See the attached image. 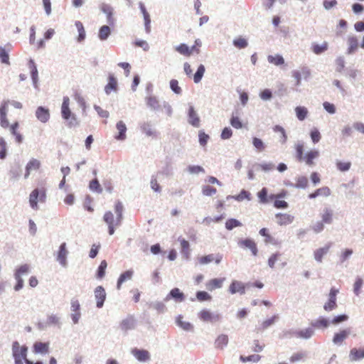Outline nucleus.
<instances>
[{"label": "nucleus", "instance_id": "obj_16", "mask_svg": "<svg viewBox=\"0 0 364 364\" xmlns=\"http://www.w3.org/2000/svg\"><path fill=\"white\" fill-rule=\"evenodd\" d=\"M132 353L139 361L144 362L150 359V354L146 350L134 348Z\"/></svg>", "mask_w": 364, "mask_h": 364}, {"label": "nucleus", "instance_id": "obj_14", "mask_svg": "<svg viewBox=\"0 0 364 364\" xmlns=\"http://www.w3.org/2000/svg\"><path fill=\"white\" fill-rule=\"evenodd\" d=\"M225 281V278H214L210 279L205 284L206 289L208 291H213L216 289H220L223 287L224 282Z\"/></svg>", "mask_w": 364, "mask_h": 364}, {"label": "nucleus", "instance_id": "obj_13", "mask_svg": "<svg viewBox=\"0 0 364 364\" xmlns=\"http://www.w3.org/2000/svg\"><path fill=\"white\" fill-rule=\"evenodd\" d=\"M95 296L97 301V307L101 308L104 304L106 299V293L105 289L102 286H98L95 290Z\"/></svg>", "mask_w": 364, "mask_h": 364}, {"label": "nucleus", "instance_id": "obj_47", "mask_svg": "<svg viewBox=\"0 0 364 364\" xmlns=\"http://www.w3.org/2000/svg\"><path fill=\"white\" fill-rule=\"evenodd\" d=\"M313 334H314V330L311 328L301 330L296 333V335L297 337L306 338V339L311 338L313 336Z\"/></svg>", "mask_w": 364, "mask_h": 364}, {"label": "nucleus", "instance_id": "obj_48", "mask_svg": "<svg viewBox=\"0 0 364 364\" xmlns=\"http://www.w3.org/2000/svg\"><path fill=\"white\" fill-rule=\"evenodd\" d=\"M240 226H242V223L239 220L234 218L228 219L225 223V228L228 230H231L235 228Z\"/></svg>", "mask_w": 364, "mask_h": 364}, {"label": "nucleus", "instance_id": "obj_27", "mask_svg": "<svg viewBox=\"0 0 364 364\" xmlns=\"http://www.w3.org/2000/svg\"><path fill=\"white\" fill-rule=\"evenodd\" d=\"M319 156V151L317 150H311L305 154L303 160L308 166L314 164V160Z\"/></svg>", "mask_w": 364, "mask_h": 364}, {"label": "nucleus", "instance_id": "obj_7", "mask_svg": "<svg viewBox=\"0 0 364 364\" xmlns=\"http://www.w3.org/2000/svg\"><path fill=\"white\" fill-rule=\"evenodd\" d=\"M196 46H192L191 48H189L187 45L184 43L180 44L177 48L176 50L184 55L189 56L191 55L193 52H196V53H199V48H197V46H200V44L198 42V40L196 41Z\"/></svg>", "mask_w": 364, "mask_h": 364}, {"label": "nucleus", "instance_id": "obj_17", "mask_svg": "<svg viewBox=\"0 0 364 364\" xmlns=\"http://www.w3.org/2000/svg\"><path fill=\"white\" fill-rule=\"evenodd\" d=\"M222 258V255H217L215 256L214 255L210 254L199 257L198 262L200 264H205L213 261H215L216 264H219L221 262Z\"/></svg>", "mask_w": 364, "mask_h": 364}, {"label": "nucleus", "instance_id": "obj_35", "mask_svg": "<svg viewBox=\"0 0 364 364\" xmlns=\"http://www.w3.org/2000/svg\"><path fill=\"white\" fill-rule=\"evenodd\" d=\"M101 10L107 15V22L110 25L114 24V18L112 17V8L107 4H102Z\"/></svg>", "mask_w": 364, "mask_h": 364}, {"label": "nucleus", "instance_id": "obj_24", "mask_svg": "<svg viewBox=\"0 0 364 364\" xmlns=\"http://www.w3.org/2000/svg\"><path fill=\"white\" fill-rule=\"evenodd\" d=\"M188 122L195 127L200 126V118L192 106L188 109Z\"/></svg>", "mask_w": 364, "mask_h": 364}, {"label": "nucleus", "instance_id": "obj_12", "mask_svg": "<svg viewBox=\"0 0 364 364\" xmlns=\"http://www.w3.org/2000/svg\"><path fill=\"white\" fill-rule=\"evenodd\" d=\"M36 117L42 123H46L50 119V111L48 108L38 107L36 111Z\"/></svg>", "mask_w": 364, "mask_h": 364}, {"label": "nucleus", "instance_id": "obj_29", "mask_svg": "<svg viewBox=\"0 0 364 364\" xmlns=\"http://www.w3.org/2000/svg\"><path fill=\"white\" fill-rule=\"evenodd\" d=\"M349 357L351 361H356L364 358V348L360 349L352 348L350 351Z\"/></svg>", "mask_w": 364, "mask_h": 364}, {"label": "nucleus", "instance_id": "obj_30", "mask_svg": "<svg viewBox=\"0 0 364 364\" xmlns=\"http://www.w3.org/2000/svg\"><path fill=\"white\" fill-rule=\"evenodd\" d=\"M141 129L147 136L157 137V132L152 128V126L149 122H144L141 125Z\"/></svg>", "mask_w": 364, "mask_h": 364}, {"label": "nucleus", "instance_id": "obj_26", "mask_svg": "<svg viewBox=\"0 0 364 364\" xmlns=\"http://www.w3.org/2000/svg\"><path fill=\"white\" fill-rule=\"evenodd\" d=\"M117 88V81L112 74H110L108 77V83L105 87V91L107 94H110L112 91H116Z\"/></svg>", "mask_w": 364, "mask_h": 364}, {"label": "nucleus", "instance_id": "obj_38", "mask_svg": "<svg viewBox=\"0 0 364 364\" xmlns=\"http://www.w3.org/2000/svg\"><path fill=\"white\" fill-rule=\"evenodd\" d=\"M228 343V337L227 335L221 334L218 336L215 341V346L217 348L223 349Z\"/></svg>", "mask_w": 364, "mask_h": 364}, {"label": "nucleus", "instance_id": "obj_4", "mask_svg": "<svg viewBox=\"0 0 364 364\" xmlns=\"http://www.w3.org/2000/svg\"><path fill=\"white\" fill-rule=\"evenodd\" d=\"M46 194L45 188H36L29 196V203L33 209H38V202L44 203Z\"/></svg>", "mask_w": 364, "mask_h": 364}, {"label": "nucleus", "instance_id": "obj_59", "mask_svg": "<svg viewBox=\"0 0 364 364\" xmlns=\"http://www.w3.org/2000/svg\"><path fill=\"white\" fill-rule=\"evenodd\" d=\"M217 192V190L215 188H213L210 186H204L202 188V193L203 195L207 196H210L214 194H215Z\"/></svg>", "mask_w": 364, "mask_h": 364}, {"label": "nucleus", "instance_id": "obj_41", "mask_svg": "<svg viewBox=\"0 0 364 364\" xmlns=\"http://www.w3.org/2000/svg\"><path fill=\"white\" fill-rule=\"evenodd\" d=\"M296 115L298 119L303 121L308 114V109L305 107L299 106L295 108Z\"/></svg>", "mask_w": 364, "mask_h": 364}, {"label": "nucleus", "instance_id": "obj_5", "mask_svg": "<svg viewBox=\"0 0 364 364\" xmlns=\"http://www.w3.org/2000/svg\"><path fill=\"white\" fill-rule=\"evenodd\" d=\"M103 220L108 225L109 234L112 235L114 232V228L121 225L122 219L118 216L114 217L111 211H107L105 213Z\"/></svg>", "mask_w": 364, "mask_h": 364}, {"label": "nucleus", "instance_id": "obj_39", "mask_svg": "<svg viewBox=\"0 0 364 364\" xmlns=\"http://www.w3.org/2000/svg\"><path fill=\"white\" fill-rule=\"evenodd\" d=\"M282 261V254L280 252H275L272 254L268 259V265L270 268L273 269L275 267V264L278 262Z\"/></svg>", "mask_w": 364, "mask_h": 364}, {"label": "nucleus", "instance_id": "obj_56", "mask_svg": "<svg viewBox=\"0 0 364 364\" xmlns=\"http://www.w3.org/2000/svg\"><path fill=\"white\" fill-rule=\"evenodd\" d=\"M309 183L308 178L306 176H300L297 178L296 182V187L305 188Z\"/></svg>", "mask_w": 364, "mask_h": 364}, {"label": "nucleus", "instance_id": "obj_40", "mask_svg": "<svg viewBox=\"0 0 364 364\" xmlns=\"http://www.w3.org/2000/svg\"><path fill=\"white\" fill-rule=\"evenodd\" d=\"M311 326L316 328H327L329 325V322L328 319L321 317L318 318L317 320L311 322Z\"/></svg>", "mask_w": 364, "mask_h": 364}, {"label": "nucleus", "instance_id": "obj_51", "mask_svg": "<svg viewBox=\"0 0 364 364\" xmlns=\"http://www.w3.org/2000/svg\"><path fill=\"white\" fill-rule=\"evenodd\" d=\"M351 163L350 161H341L336 162V167L341 171H347L350 168Z\"/></svg>", "mask_w": 364, "mask_h": 364}, {"label": "nucleus", "instance_id": "obj_61", "mask_svg": "<svg viewBox=\"0 0 364 364\" xmlns=\"http://www.w3.org/2000/svg\"><path fill=\"white\" fill-rule=\"evenodd\" d=\"M89 187L92 191H96L97 193H101L102 191L100 184L97 179L91 181L90 182Z\"/></svg>", "mask_w": 364, "mask_h": 364}, {"label": "nucleus", "instance_id": "obj_34", "mask_svg": "<svg viewBox=\"0 0 364 364\" xmlns=\"http://www.w3.org/2000/svg\"><path fill=\"white\" fill-rule=\"evenodd\" d=\"M328 44L326 41H324L321 45L314 43L311 46L312 51L316 54L320 55L328 50Z\"/></svg>", "mask_w": 364, "mask_h": 364}, {"label": "nucleus", "instance_id": "obj_54", "mask_svg": "<svg viewBox=\"0 0 364 364\" xmlns=\"http://www.w3.org/2000/svg\"><path fill=\"white\" fill-rule=\"evenodd\" d=\"M253 146L257 149L259 151H263L265 149V145L262 139L254 137L252 139Z\"/></svg>", "mask_w": 364, "mask_h": 364}, {"label": "nucleus", "instance_id": "obj_64", "mask_svg": "<svg viewBox=\"0 0 364 364\" xmlns=\"http://www.w3.org/2000/svg\"><path fill=\"white\" fill-rule=\"evenodd\" d=\"M232 136V131L230 127H225L221 132L220 137L222 139H228Z\"/></svg>", "mask_w": 364, "mask_h": 364}, {"label": "nucleus", "instance_id": "obj_21", "mask_svg": "<svg viewBox=\"0 0 364 364\" xmlns=\"http://www.w3.org/2000/svg\"><path fill=\"white\" fill-rule=\"evenodd\" d=\"M68 252L66 249V244L65 242L62 243L60 246L58 255L57 260L63 265L65 266L67 264L66 257Z\"/></svg>", "mask_w": 364, "mask_h": 364}, {"label": "nucleus", "instance_id": "obj_6", "mask_svg": "<svg viewBox=\"0 0 364 364\" xmlns=\"http://www.w3.org/2000/svg\"><path fill=\"white\" fill-rule=\"evenodd\" d=\"M338 293V289L331 288L328 294V300L323 305V309L326 311H331L336 309L338 306L336 303V296Z\"/></svg>", "mask_w": 364, "mask_h": 364}, {"label": "nucleus", "instance_id": "obj_10", "mask_svg": "<svg viewBox=\"0 0 364 364\" xmlns=\"http://www.w3.org/2000/svg\"><path fill=\"white\" fill-rule=\"evenodd\" d=\"M198 317L205 322H213L220 319L218 314H213L209 310L203 309L198 313Z\"/></svg>", "mask_w": 364, "mask_h": 364}, {"label": "nucleus", "instance_id": "obj_3", "mask_svg": "<svg viewBox=\"0 0 364 364\" xmlns=\"http://www.w3.org/2000/svg\"><path fill=\"white\" fill-rule=\"evenodd\" d=\"M28 348L26 346H21L19 343L14 341L12 344V354L14 358L15 364H23L27 358Z\"/></svg>", "mask_w": 364, "mask_h": 364}, {"label": "nucleus", "instance_id": "obj_18", "mask_svg": "<svg viewBox=\"0 0 364 364\" xmlns=\"http://www.w3.org/2000/svg\"><path fill=\"white\" fill-rule=\"evenodd\" d=\"M348 54L354 53L358 48V41L356 36H349L347 38Z\"/></svg>", "mask_w": 364, "mask_h": 364}, {"label": "nucleus", "instance_id": "obj_46", "mask_svg": "<svg viewBox=\"0 0 364 364\" xmlns=\"http://www.w3.org/2000/svg\"><path fill=\"white\" fill-rule=\"evenodd\" d=\"M277 318V316H274L272 318L264 321L261 323V325L257 328V331L259 332V331H262L267 328L269 326H270L271 325H272L274 323V321Z\"/></svg>", "mask_w": 364, "mask_h": 364}, {"label": "nucleus", "instance_id": "obj_57", "mask_svg": "<svg viewBox=\"0 0 364 364\" xmlns=\"http://www.w3.org/2000/svg\"><path fill=\"white\" fill-rule=\"evenodd\" d=\"M177 323L180 327L186 331H190L193 329V326L189 322L182 321L181 316H179L177 318Z\"/></svg>", "mask_w": 364, "mask_h": 364}, {"label": "nucleus", "instance_id": "obj_53", "mask_svg": "<svg viewBox=\"0 0 364 364\" xmlns=\"http://www.w3.org/2000/svg\"><path fill=\"white\" fill-rule=\"evenodd\" d=\"M107 267V263L105 260H102L98 267L97 277L102 279L105 274V270Z\"/></svg>", "mask_w": 364, "mask_h": 364}, {"label": "nucleus", "instance_id": "obj_45", "mask_svg": "<svg viewBox=\"0 0 364 364\" xmlns=\"http://www.w3.org/2000/svg\"><path fill=\"white\" fill-rule=\"evenodd\" d=\"M296 149V159L301 162L303 161L305 154H304V144L301 143H298L295 146Z\"/></svg>", "mask_w": 364, "mask_h": 364}, {"label": "nucleus", "instance_id": "obj_32", "mask_svg": "<svg viewBox=\"0 0 364 364\" xmlns=\"http://www.w3.org/2000/svg\"><path fill=\"white\" fill-rule=\"evenodd\" d=\"M120 327L123 331H128L134 327V318L133 316H129L120 323Z\"/></svg>", "mask_w": 364, "mask_h": 364}, {"label": "nucleus", "instance_id": "obj_9", "mask_svg": "<svg viewBox=\"0 0 364 364\" xmlns=\"http://www.w3.org/2000/svg\"><path fill=\"white\" fill-rule=\"evenodd\" d=\"M230 124L233 128L236 129L247 128V123L242 122V120L240 119L238 112H235L232 114L230 119Z\"/></svg>", "mask_w": 364, "mask_h": 364}, {"label": "nucleus", "instance_id": "obj_63", "mask_svg": "<svg viewBox=\"0 0 364 364\" xmlns=\"http://www.w3.org/2000/svg\"><path fill=\"white\" fill-rule=\"evenodd\" d=\"M310 136L312 141L314 144L318 143L321 138V134L317 129H312L311 131Z\"/></svg>", "mask_w": 364, "mask_h": 364}, {"label": "nucleus", "instance_id": "obj_50", "mask_svg": "<svg viewBox=\"0 0 364 364\" xmlns=\"http://www.w3.org/2000/svg\"><path fill=\"white\" fill-rule=\"evenodd\" d=\"M233 45L236 48H237L239 49H242V48H246L247 46L248 43H247V41L246 39H245L244 38L240 37L233 41Z\"/></svg>", "mask_w": 364, "mask_h": 364}, {"label": "nucleus", "instance_id": "obj_58", "mask_svg": "<svg viewBox=\"0 0 364 364\" xmlns=\"http://www.w3.org/2000/svg\"><path fill=\"white\" fill-rule=\"evenodd\" d=\"M0 60L1 63L9 64V56L6 50V49L3 47L0 46Z\"/></svg>", "mask_w": 364, "mask_h": 364}, {"label": "nucleus", "instance_id": "obj_20", "mask_svg": "<svg viewBox=\"0 0 364 364\" xmlns=\"http://www.w3.org/2000/svg\"><path fill=\"white\" fill-rule=\"evenodd\" d=\"M116 128L118 131V134L115 135L114 138L117 140L123 141L126 139L127 126L123 121H119L116 124Z\"/></svg>", "mask_w": 364, "mask_h": 364}, {"label": "nucleus", "instance_id": "obj_60", "mask_svg": "<svg viewBox=\"0 0 364 364\" xmlns=\"http://www.w3.org/2000/svg\"><path fill=\"white\" fill-rule=\"evenodd\" d=\"M257 196L259 199L260 203H267V190L266 188H263L260 191L258 192Z\"/></svg>", "mask_w": 364, "mask_h": 364}, {"label": "nucleus", "instance_id": "obj_8", "mask_svg": "<svg viewBox=\"0 0 364 364\" xmlns=\"http://www.w3.org/2000/svg\"><path fill=\"white\" fill-rule=\"evenodd\" d=\"M238 245L240 247L250 250L252 255L257 256L258 253V250L257 247V244L252 239H245L241 240L238 242Z\"/></svg>", "mask_w": 364, "mask_h": 364}, {"label": "nucleus", "instance_id": "obj_44", "mask_svg": "<svg viewBox=\"0 0 364 364\" xmlns=\"http://www.w3.org/2000/svg\"><path fill=\"white\" fill-rule=\"evenodd\" d=\"M267 60L269 63L275 65H280L284 63V60L280 55H269Z\"/></svg>", "mask_w": 364, "mask_h": 364}, {"label": "nucleus", "instance_id": "obj_23", "mask_svg": "<svg viewBox=\"0 0 364 364\" xmlns=\"http://www.w3.org/2000/svg\"><path fill=\"white\" fill-rule=\"evenodd\" d=\"M320 216L323 223L331 224L333 220V211L329 208H324Z\"/></svg>", "mask_w": 364, "mask_h": 364}, {"label": "nucleus", "instance_id": "obj_2", "mask_svg": "<svg viewBox=\"0 0 364 364\" xmlns=\"http://www.w3.org/2000/svg\"><path fill=\"white\" fill-rule=\"evenodd\" d=\"M9 105H11L16 109H21L23 105L21 102L16 101H4L0 105V125L2 128L6 129L9 127V120L7 119V112Z\"/></svg>", "mask_w": 364, "mask_h": 364}, {"label": "nucleus", "instance_id": "obj_33", "mask_svg": "<svg viewBox=\"0 0 364 364\" xmlns=\"http://www.w3.org/2000/svg\"><path fill=\"white\" fill-rule=\"evenodd\" d=\"M331 247V245H326L325 247L317 249L314 252V258L318 262H321L323 257L328 253L329 251V249Z\"/></svg>", "mask_w": 364, "mask_h": 364}, {"label": "nucleus", "instance_id": "obj_1", "mask_svg": "<svg viewBox=\"0 0 364 364\" xmlns=\"http://www.w3.org/2000/svg\"><path fill=\"white\" fill-rule=\"evenodd\" d=\"M69 105V97H64L61 106V114L62 117L67 121L68 127L72 128L79 125V121L77 120L76 116L72 113Z\"/></svg>", "mask_w": 364, "mask_h": 364}, {"label": "nucleus", "instance_id": "obj_15", "mask_svg": "<svg viewBox=\"0 0 364 364\" xmlns=\"http://www.w3.org/2000/svg\"><path fill=\"white\" fill-rule=\"evenodd\" d=\"M275 217L278 225L281 226L291 223L294 219V216L287 213H277Z\"/></svg>", "mask_w": 364, "mask_h": 364}, {"label": "nucleus", "instance_id": "obj_49", "mask_svg": "<svg viewBox=\"0 0 364 364\" xmlns=\"http://www.w3.org/2000/svg\"><path fill=\"white\" fill-rule=\"evenodd\" d=\"M205 73V67L203 65H200L196 71V73L193 75V81L196 83H198L200 82L203 75Z\"/></svg>", "mask_w": 364, "mask_h": 364}, {"label": "nucleus", "instance_id": "obj_25", "mask_svg": "<svg viewBox=\"0 0 364 364\" xmlns=\"http://www.w3.org/2000/svg\"><path fill=\"white\" fill-rule=\"evenodd\" d=\"M41 166V162L36 159H32L29 161L26 166L25 178H28L31 171L38 170Z\"/></svg>", "mask_w": 364, "mask_h": 364}, {"label": "nucleus", "instance_id": "obj_37", "mask_svg": "<svg viewBox=\"0 0 364 364\" xmlns=\"http://www.w3.org/2000/svg\"><path fill=\"white\" fill-rule=\"evenodd\" d=\"M259 235L264 237V242L266 244H276V240L269 232V230L266 228L260 229Z\"/></svg>", "mask_w": 364, "mask_h": 364}, {"label": "nucleus", "instance_id": "obj_19", "mask_svg": "<svg viewBox=\"0 0 364 364\" xmlns=\"http://www.w3.org/2000/svg\"><path fill=\"white\" fill-rule=\"evenodd\" d=\"M331 194V191L328 186H323L316 189L309 195L310 199L316 198L318 196L328 197Z\"/></svg>", "mask_w": 364, "mask_h": 364}, {"label": "nucleus", "instance_id": "obj_55", "mask_svg": "<svg viewBox=\"0 0 364 364\" xmlns=\"http://www.w3.org/2000/svg\"><path fill=\"white\" fill-rule=\"evenodd\" d=\"M146 104L149 107L154 109H156L159 107V103L155 97H149L146 98Z\"/></svg>", "mask_w": 364, "mask_h": 364}, {"label": "nucleus", "instance_id": "obj_43", "mask_svg": "<svg viewBox=\"0 0 364 364\" xmlns=\"http://www.w3.org/2000/svg\"><path fill=\"white\" fill-rule=\"evenodd\" d=\"M110 33V28L108 26H102L99 30L98 36L100 40L105 41L108 38Z\"/></svg>", "mask_w": 364, "mask_h": 364}, {"label": "nucleus", "instance_id": "obj_28", "mask_svg": "<svg viewBox=\"0 0 364 364\" xmlns=\"http://www.w3.org/2000/svg\"><path fill=\"white\" fill-rule=\"evenodd\" d=\"M49 350V343L36 342L33 344V352L35 353H47Z\"/></svg>", "mask_w": 364, "mask_h": 364}, {"label": "nucleus", "instance_id": "obj_36", "mask_svg": "<svg viewBox=\"0 0 364 364\" xmlns=\"http://www.w3.org/2000/svg\"><path fill=\"white\" fill-rule=\"evenodd\" d=\"M133 275L132 270H127L123 272L119 277L117 281V289H120L122 284L127 280L131 279Z\"/></svg>", "mask_w": 364, "mask_h": 364}, {"label": "nucleus", "instance_id": "obj_11", "mask_svg": "<svg viewBox=\"0 0 364 364\" xmlns=\"http://www.w3.org/2000/svg\"><path fill=\"white\" fill-rule=\"evenodd\" d=\"M229 291L232 294L240 293L243 294L245 292V284L237 280H233L229 286Z\"/></svg>", "mask_w": 364, "mask_h": 364}, {"label": "nucleus", "instance_id": "obj_22", "mask_svg": "<svg viewBox=\"0 0 364 364\" xmlns=\"http://www.w3.org/2000/svg\"><path fill=\"white\" fill-rule=\"evenodd\" d=\"M184 294L178 288H174L171 290L170 293L166 296L165 301H168L171 299H174L176 301H182L184 300Z\"/></svg>", "mask_w": 364, "mask_h": 364}, {"label": "nucleus", "instance_id": "obj_42", "mask_svg": "<svg viewBox=\"0 0 364 364\" xmlns=\"http://www.w3.org/2000/svg\"><path fill=\"white\" fill-rule=\"evenodd\" d=\"M75 26L77 29V31L79 33L78 37H77V41L82 42L85 38V28L83 26V24L80 21H76L75 22Z\"/></svg>", "mask_w": 364, "mask_h": 364}, {"label": "nucleus", "instance_id": "obj_52", "mask_svg": "<svg viewBox=\"0 0 364 364\" xmlns=\"http://www.w3.org/2000/svg\"><path fill=\"white\" fill-rule=\"evenodd\" d=\"M273 129L274 132H279V134H281L280 141L282 144L286 143V141L287 140V136L286 134V132H285L284 129L279 125H276Z\"/></svg>", "mask_w": 364, "mask_h": 364}, {"label": "nucleus", "instance_id": "obj_31", "mask_svg": "<svg viewBox=\"0 0 364 364\" xmlns=\"http://www.w3.org/2000/svg\"><path fill=\"white\" fill-rule=\"evenodd\" d=\"M350 334V331L345 329L342 330L338 333H335L333 341L336 344H341Z\"/></svg>", "mask_w": 364, "mask_h": 364}, {"label": "nucleus", "instance_id": "obj_62", "mask_svg": "<svg viewBox=\"0 0 364 364\" xmlns=\"http://www.w3.org/2000/svg\"><path fill=\"white\" fill-rule=\"evenodd\" d=\"M363 284V279L361 278H357L353 286V291L357 296L359 295Z\"/></svg>", "mask_w": 364, "mask_h": 364}]
</instances>
